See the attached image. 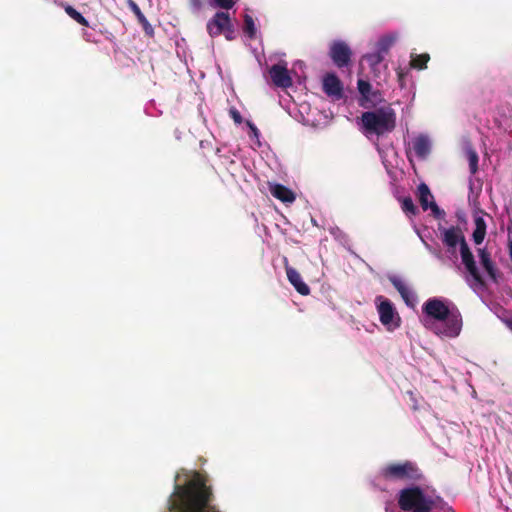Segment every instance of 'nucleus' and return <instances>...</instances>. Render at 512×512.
Segmentation results:
<instances>
[{
    "instance_id": "1",
    "label": "nucleus",
    "mask_w": 512,
    "mask_h": 512,
    "mask_svg": "<svg viewBox=\"0 0 512 512\" xmlns=\"http://www.w3.org/2000/svg\"><path fill=\"white\" fill-rule=\"evenodd\" d=\"M178 480L179 474L175 476L167 512H220L212 505L214 495L204 474L194 471L183 484L178 483Z\"/></svg>"
},
{
    "instance_id": "2",
    "label": "nucleus",
    "mask_w": 512,
    "mask_h": 512,
    "mask_svg": "<svg viewBox=\"0 0 512 512\" xmlns=\"http://www.w3.org/2000/svg\"><path fill=\"white\" fill-rule=\"evenodd\" d=\"M361 122L367 135L382 136L396 127V114L390 107H381L362 113Z\"/></svg>"
},
{
    "instance_id": "3",
    "label": "nucleus",
    "mask_w": 512,
    "mask_h": 512,
    "mask_svg": "<svg viewBox=\"0 0 512 512\" xmlns=\"http://www.w3.org/2000/svg\"><path fill=\"white\" fill-rule=\"evenodd\" d=\"M379 477L386 481H421L424 475L415 462L389 463L379 471Z\"/></svg>"
},
{
    "instance_id": "4",
    "label": "nucleus",
    "mask_w": 512,
    "mask_h": 512,
    "mask_svg": "<svg viewBox=\"0 0 512 512\" xmlns=\"http://www.w3.org/2000/svg\"><path fill=\"white\" fill-rule=\"evenodd\" d=\"M398 505L403 511L430 512L433 509L434 501L427 497L419 486H412L400 490Z\"/></svg>"
},
{
    "instance_id": "5",
    "label": "nucleus",
    "mask_w": 512,
    "mask_h": 512,
    "mask_svg": "<svg viewBox=\"0 0 512 512\" xmlns=\"http://www.w3.org/2000/svg\"><path fill=\"white\" fill-rule=\"evenodd\" d=\"M207 31L212 38L223 34L229 41L235 39V29L227 12H216L207 23Z\"/></svg>"
},
{
    "instance_id": "6",
    "label": "nucleus",
    "mask_w": 512,
    "mask_h": 512,
    "mask_svg": "<svg viewBox=\"0 0 512 512\" xmlns=\"http://www.w3.org/2000/svg\"><path fill=\"white\" fill-rule=\"evenodd\" d=\"M375 302L377 304L380 322L389 330L398 328L400 326V317L393 303L382 295L377 296Z\"/></svg>"
},
{
    "instance_id": "7",
    "label": "nucleus",
    "mask_w": 512,
    "mask_h": 512,
    "mask_svg": "<svg viewBox=\"0 0 512 512\" xmlns=\"http://www.w3.org/2000/svg\"><path fill=\"white\" fill-rule=\"evenodd\" d=\"M329 56L338 68H343L350 64L352 51L344 41H334L330 45Z\"/></svg>"
},
{
    "instance_id": "8",
    "label": "nucleus",
    "mask_w": 512,
    "mask_h": 512,
    "mask_svg": "<svg viewBox=\"0 0 512 512\" xmlns=\"http://www.w3.org/2000/svg\"><path fill=\"white\" fill-rule=\"evenodd\" d=\"M423 313L428 317L442 322L449 316V307L439 298H430L422 306Z\"/></svg>"
},
{
    "instance_id": "9",
    "label": "nucleus",
    "mask_w": 512,
    "mask_h": 512,
    "mask_svg": "<svg viewBox=\"0 0 512 512\" xmlns=\"http://www.w3.org/2000/svg\"><path fill=\"white\" fill-rule=\"evenodd\" d=\"M442 322H444V328L443 330L436 329V334L450 338L457 337L460 334L462 329V317L457 309L451 310L449 316Z\"/></svg>"
},
{
    "instance_id": "10",
    "label": "nucleus",
    "mask_w": 512,
    "mask_h": 512,
    "mask_svg": "<svg viewBox=\"0 0 512 512\" xmlns=\"http://www.w3.org/2000/svg\"><path fill=\"white\" fill-rule=\"evenodd\" d=\"M322 88L324 93L335 101L344 97L343 84L334 73H327L323 77Z\"/></svg>"
},
{
    "instance_id": "11",
    "label": "nucleus",
    "mask_w": 512,
    "mask_h": 512,
    "mask_svg": "<svg viewBox=\"0 0 512 512\" xmlns=\"http://www.w3.org/2000/svg\"><path fill=\"white\" fill-rule=\"evenodd\" d=\"M270 77L277 87L288 88L292 86V78L289 75L286 66L281 64H274L269 69Z\"/></svg>"
},
{
    "instance_id": "12",
    "label": "nucleus",
    "mask_w": 512,
    "mask_h": 512,
    "mask_svg": "<svg viewBox=\"0 0 512 512\" xmlns=\"http://www.w3.org/2000/svg\"><path fill=\"white\" fill-rule=\"evenodd\" d=\"M286 274L289 282L299 294L306 296L310 293L309 286L303 281L300 273L296 269L286 266Z\"/></svg>"
},
{
    "instance_id": "13",
    "label": "nucleus",
    "mask_w": 512,
    "mask_h": 512,
    "mask_svg": "<svg viewBox=\"0 0 512 512\" xmlns=\"http://www.w3.org/2000/svg\"><path fill=\"white\" fill-rule=\"evenodd\" d=\"M462 239H465L459 227H450L443 230V243L449 248H455L458 244L461 245Z\"/></svg>"
},
{
    "instance_id": "14",
    "label": "nucleus",
    "mask_w": 512,
    "mask_h": 512,
    "mask_svg": "<svg viewBox=\"0 0 512 512\" xmlns=\"http://www.w3.org/2000/svg\"><path fill=\"white\" fill-rule=\"evenodd\" d=\"M389 280L394 286V288L399 292L404 302L408 306H413L415 297L413 292L407 287V285L396 276L389 277Z\"/></svg>"
},
{
    "instance_id": "15",
    "label": "nucleus",
    "mask_w": 512,
    "mask_h": 512,
    "mask_svg": "<svg viewBox=\"0 0 512 512\" xmlns=\"http://www.w3.org/2000/svg\"><path fill=\"white\" fill-rule=\"evenodd\" d=\"M270 193L276 199L283 203H292L295 201V194L282 184H273L270 186Z\"/></svg>"
},
{
    "instance_id": "16",
    "label": "nucleus",
    "mask_w": 512,
    "mask_h": 512,
    "mask_svg": "<svg viewBox=\"0 0 512 512\" xmlns=\"http://www.w3.org/2000/svg\"><path fill=\"white\" fill-rule=\"evenodd\" d=\"M431 145L427 137L419 136L413 141V150L417 157L424 159L430 153Z\"/></svg>"
},
{
    "instance_id": "17",
    "label": "nucleus",
    "mask_w": 512,
    "mask_h": 512,
    "mask_svg": "<svg viewBox=\"0 0 512 512\" xmlns=\"http://www.w3.org/2000/svg\"><path fill=\"white\" fill-rule=\"evenodd\" d=\"M479 257L481 264L489 277L494 281L497 282L496 277V268L494 266L493 261L491 260L490 254L485 249H479Z\"/></svg>"
},
{
    "instance_id": "18",
    "label": "nucleus",
    "mask_w": 512,
    "mask_h": 512,
    "mask_svg": "<svg viewBox=\"0 0 512 512\" xmlns=\"http://www.w3.org/2000/svg\"><path fill=\"white\" fill-rule=\"evenodd\" d=\"M130 7L135 16L137 17L138 22L141 24L145 34L152 37L154 35V29L152 25L148 22L147 18L142 13L140 7L133 1H131Z\"/></svg>"
},
{
    "instance_id": "19",
    "label": "nucleus",
    "mask_w": 512,
    "mask_h": 512,
    "mask_svg": "<svg viewBox=\"0 0 512 512\" xmlns=\"http://www.w3.org/2000/svg\"><path fill=\"white\" fill-rule=\"evenodd\" d=\"M418 200L424 211L428 210L430 202L434 201L433 195L431 194L429 187L425 183H421L418 186Z\"/></svg>"
},
{
    "instance_id": "20",
    "label": "nucleus",
    "mask_w": 512,
    "mask_h": 512,
    "mask_svg": "<svg viewBox=\"0 0 512 512\" xmlns=\"http://www.w3.org/2000/svg\"><path fill=\"white\" fill-rule=\"evenodd\" d=\"M474 222L475 229L473 231L472 237L475 244L479 245L483 242L486 235V222L480 216L476 217Z\"/></svg>"
},
{
    "instance_id": "21",
    "label": "nucleus",
    "mask_w": 512,
    "mask_h": 512,
    "mask_svg": "<svg viewBox=\"0 0 512 512\" xmlns=\"http://www.w3.org/2000/svg\"><path fill=\"white\" fill-rule=\"evenodd\" d=\"M357 87L359 93L365 100L373 101L376 98L377 92H372L371 84L368 81L359 79L357 82Z\"/></svg>"
},
{
    "instance_id": "22",
    "label": "nucleus",
    "mask_w": 512,
    "mask_h": 512,
    "mask_svg": "<svg viewBox=\"0 0 512 512\" xmlns=\"http://www.w3.org/2000/svg\"><path fill=\"white\" fill-rule=\"evenodd\" d=\"M429 60L430 55L428 53L412 54L410 64L413 68L422 70L427 67V63Z\"/></svg>"
},
{
    "instance_id": "23",
    "label": "nucleus",
    "mask_w": 512,
    "mask_h": 512,
    "mask_svg": "<svg viewBox=\"0 0 512 512\" xmlns=\"http://www.w3.org/2000/svg\"><path fill=\"white\" fill-rule=\"evenodd\" d=\"M64 10L67 13V15L69 17H71L74 21H76L78 24L85 26V27L89 26L87 19L80 12H78L73 6L65 5Z\"/></svg>"
},
{
    "instance_id": "24",
    "label": "nucleus",
    "mask_w": 512,
    "mask_h": 512,
    "mask_svg": "<svg viewBox=\"0 0 512 512\" xmlns=\"http://www.w3.org/2000/svg\"><path fill=\"white\" fill-rule=\"evenodd\" d=\"M464 266H465L466 270L469 272V274L472 276L473 280L477 284H479L481 286H484V284H485L484 280H483V278H482V276H481V274H480V272H479V270L477 268L475 260L473 262H471V263H468V264L464 265Z\"/></svg>"
},
{
    "instance_id": "25",
    "label": "nucleus",
    "mask_w": 512,
    "mask_h": 512,
    "mask_svg": "<svg viewBox=\"0 0 512 512\" xmlns=\"http://www.w3.org/2000/svg\"><path fill=\"white\" fill-rule=\"evenodd\" d=\"M401 208L409 216H415L418 213V209L411 197H404L402 199Z\"/></svg>"
},
{
    "instance_id": "26",
    "label": "nucleus",
    "mask_w": 512,
    "mask_h": 512,
    "mask_svg": "<svg viewBox=\"0 0 512 512\" xmlns=\"http://www.w3.org/2000/svg\"><path fill=\"white\" fill-rule=\"evenodd\" d=\"M394 42L395 37L384 36L378 41L377 49L387 55Z\"/></svg>"
},
{
    "instance_id": "27",
    "label": "nucleus",
    "mask_w": 512,
    "mask_h": 512,
    "mask_svg": "<svg viewBox=\"0 0 512 512\" xmlns=\"http://www.w3.org/2000/svg\"><path fill=\"white\" fill-rule=\"evenodd\" d=\"M460 254L462 258V262L464 265L471 263L474 261V256L468 247L466 240L462 239L461 247H460Z\"/></svg>"
},
{
    "instance_id": "28",
    "label": "nucleus",
    "mask_w": 512,
    "mask_h": 512,
    "mask_svg": "<svg viewBox=\"0 0 512 512\" xmlns=\"http://www.w3.org/2000/svg\"><path fill=\"white\" fill-rule=\"evenodd\" d=\"M469 169L471 174H475L478 170V154L474 149H469L467 151Z\"/></svg>"
},
{
    "instance_id": "29",
    "label": "nucleus",
    "mask_w": 512,
    "mask_h": 512,
    "mask_svg": "<svg viewBox=\"0 0 512 512\" xmlns=\"http://www.w3.org/2000/svg\"><path fill=\"white\" fill-rule=\"evenodd\" d=\"M244 32L250 37L253 38L256 34V28L254 24L253 18L245 14L244 16Z\"/></svg>"
},
{
    "instance_id": "30",
    "label": "nucleus",
    "mask_w": 512,
    "mask_h": 512,
    "mask_svg": "<svg viewBox=\"0 0 512 512\" xmlns=\"http://www.w3.org/2000/svg\"><path fill=\"white\" fill-rule=\"evenodd\" d=\"M385 55L386 54L382 53L377 49L375 52L368 54L366 56V59L370 63V65L375 66L380 64L384 60Z\"/></svg>"
},
{
    "instance_id": "31",
    "label": "nucleus",
    "mask_w": 512,
    "mask_h": 512,
    "mask_svg": "<svg viewBox=\"0 0 512 512\" xmlns=\"http://www.w3.org/2000/svg\"><path fill=\"white\" fill-rule=\"evenodd\" d=\"M229 116L233 119L235 124H237V125L242 124L243 118H242L240 112L235 107H231L229 109Z\"/></svg>"
},
{
    "instance_id": "32",
    "label": "nucleus",
    "mask_w": 512,
    "mask_h": 512,
    "mask_svg": "<svg viewBox=\"0 0 512 512\" xmlns=\"http://www.w3.org/2000/svg\"><path fill=\"white\" fill-rule=\"evenodd\" d=\"M236 1L237 0H214L216 6L226 10L231 9L235 5Z\"/></svg>"
},
{
    "instance_id": "33",
    "label": "nucleus",
    "mask_w": 512,
    "mask_h": 512,
    "mask_svg": "<svg viewBox=\"0 0 512 512\" xmlns=\"http://www.w3.org/2000/svg\"><path fill=\"white\" fill-rule=\"evenodd\" d=\"M429 209H431L433 215L436 217V218H441L444 216V211L441 210L438 205L434 202V201H431L430 202V205H429Z\"/></svg>"
},
{
    "instance_id": "34",
    "label": "nucleus",
    "mask_w": 512,
    "mask_h": 512,
    "mask_svg": "<svg viewBox=\"0 0 512 512\" xmlns=\"http://www.w3.org/2000/svg\"><path fill=\"white\" fill-rule=\"evenodd\" d=\"M246 124L247 126L249 127L250 129V137H255V138H259V135H260V132L258 130V128L255 126L254 123H252L251 121H246Z\"/></svg>"
},
{
    "instance_id": "35",
    "label": "nucleus",
    "mask_w": 512,
    "mask_h": 512,
    "mask_svg": "<svg viewBox=\"0 0 512 512\" xmlns=\"http://www.w3.org/2000/svg\"><path fill=\"white\" fill-rule=\"evenodd\" d=\"M190 2L196 6V7H200L201 6V1L200 0H190Z\"/></svg>"
},
{
    "instance_id": "36",
    "label": "nucleus",
    "mask_w": 512,
    "mask_h": 512,
    "mask_svg": "<svg viewBox=\"0 0 512 512\" xmlns=\"http://www.w3.org/2000/svg\"><path fill=\"white\" fill-rule=\"evenodd\" d=\"M509 254H510V258L512 260V241L509 244Z\"/></svg>"
},
{
    "instance_id": "37",
    "label": "nucleus",
    "mask_w": 512,
    "mask_h": 512,
    "mask_svg": "<svg viewBox=\"0 0 512 512\" xmlns=\"http://www.w3.org/2000/svg\"><path fill=\"white\" fill-rule=\"evenodd\" d=\"M508 326L512 330V322H509Z\"/></svg>"
}]
</instances>
